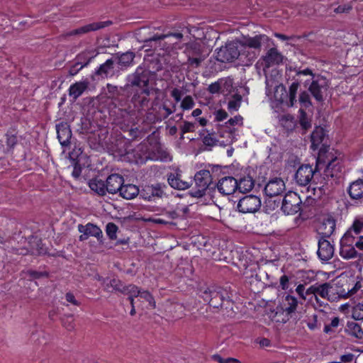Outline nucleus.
<instances>
[{
	"mask_svg": "<svg viewBox=\"0 0 363 363\" xmlns=\"http://www.w3.org/2000/svg\"><path fill=\"white\" fill-rule=\"evenodd\" d=\"M200 292L201 297L204 301L208 302L210 306L225 310L226 315L228 316L233 313L232 311L233 303L227 290L221 287L211 286L201 289Z\"/></svg>",
	"mask_w": 363,
	"mask_h": 363,
	"instance_id": "nucleus-1",
	"label": "nucleus"
},
{
	"mask_svg": "<svg viewBox=\"0 0 363 363\" xmlns=\"http://www.w3.org/2000/svg\"><path fill=\"white\" fill-rule=\"evenodd\" d=\"M301 74L311 77L310 79L305 81L304 86H307L308 84V90L313 97L318 102H323L325 99L324 94L327 92L330 86L328 79L323 75L314 74L309 68L296 72V76Z\"/></svg>",
	"mask_w": 363,
	"mask_h": 363,
	"instance_id": "nucleus-2",
	"label": "nucleus"
},
{
	"mask_svg": "<svg viewBox=\"0 0 363 363\" xmlns=\"http://www.w3.org/2000/svg\"><path fill=\"white\" fill-rule=\"evenodd\" d=\"M300 86L298 81L294 82L289 88V93L284 86H276L274 97L280 104H286L288 106H293L296 102V93Z\"/></svg>",
	"mask_w": 363,
	"mask_h": 363,
	"instance_id": "nucleus-3",
	"label": "nucleus"
},
{
	"mask_svg": "<svg viewBox=\"0 0 363 363\" xmlns=\"http://www.w3.org/2000/svg\"><path fill=\"white\" fill-rule=\"evenodd\" d=\"M196 188L189 191L192 197H202L212 182L211 174L210 171L203 169L198 172L194 176Z\"/></svg>",
	"mask_w": 363,
	"mask_h": 363,
	"instance_id": "nucleus-4",
	"label": "nucleus"
},
{
	"mask_svg": "<svg viewBox=\"0 0 363 363\" xmlns=\"http://www.w3.org/2000/svg\"><path fill=\"white\" fill-rule=\"evenodd\" d=\"M325 157L328 160V164L324 170L323 179L328 182L340 178L342 174L341 160L337 157H333L331 153L327 154Z\"/></svg>",
	"mask_w": 363,
	"mask_h": 363,
	"instance_id": "nucleus-5",
	"label": "nucleus"
},
{
	"mask_svg": "<svg viewBox=\"0 0 363 363\" xmlns=\"http://www.w3.org/2000/svg\"><path fill=\"white\" fill-rule=\"evenodd\" d=\"M302 201L294 191H289L282 200L281 210L285 214L294 215L301 211Z\"/></svg>",
	"mask_w": 363,
	"mask_h": 363,
	"instance_id": "nucleus-6",
	"label": "nucleus"
},
{
	"mask_svg": "<svg viewBox=\"0 0 363 363\" xmlns=\"http://www.w3.org/2000/svg\"><path fill=\"white\" fill-rule=\"evenodd\" d=\"M240 55L238 45L235 43H226L221 47L216 54V60L221 62H230L234 61Z\"/></svg>",
	"mask_w": 363,
	"mask_h": 363,
	"instance_id": "nucleus-7",
	"label": "nucleus"
},
{
	"mask_svg": "<svg viewBox=\"0 0 363 363\" xmlns=\"http://www.w3.org/2000/svg\"><path fill=\"white\" fill-rule=\"evenodd\" d=\"M261 207L259 197L250 194L245 196L239 200L237 206L238 210L243 213H255Z\"/></svg>",
	"mask_w": 363,
	"mask_h": 363,
	"instance_id": "nucleus-8",
	"label": "nucleus"
},
{
	"mask_svg": "<svg viewBox=\"0 0 363 363\" xmlns=\"http://www.w3.org/2000/svg\"><path fill=\"white\" fill-rule=\"evenodd\" d=\"M318 165L315 169L310 164H302L296 170L295 179L300 186H306L312 181L316 175Z\"/></svg>",
	"mask_w": 363,
	"mask_h": 363,
	"instance_id": "nucleus-9",
	"label": "nucleus"
},
{
	"mask_svg": "<svg viewBox=\"0 0 363 363\" xmlns=\"http://www.w3.org/2000/svg\"><path fill=\"white\" fill-rule=\"evenodd\" d=\"M111 24L112 21H111L94 22L78 28L69 32L65 33L60 35V38H67L72 35H82L91 31H96L104 28L107 26H111Z\"/></svg>",
	"mask_w": 363,
	"mask_h": 363,
	"instance_id": "nucleus-10",
	"label": "nucleus"
},
{
	"mask_svg": "<svg viewBox=\"0 0 363 363\" xmlns=\"http://www.w3.org/2000/svg\"><path fill=\"white\" fill-rule=\"evenodd\" d=\"M128 82L131 86L146 87L149 85V71L138 67L134 73L128 77Z\"/></svg>",
	"mask_w": 363,
	"mask_h": 363,
	"instance_id": "nucleus-11",
	"label": "nucleus"
},
{
	"mask_svg": "<svg viewBox=\"0 0 363 363\" xmlns=\"http://www.w3.org/2000/svg\"><path fill=\"white\" fill-rule=\"evenodd\" d=\"M165 184H156L145 186L140 191V196L145 200L152 201L155 198H162L164 195Z\"/></svg>",
	"mask_w": 363,
	"mask_h": 363,
	"instance_id": "nucleus-12",
	"label": "nucleus"
},
{
	"mask_svg": "<svg viewBox=\"0 0 363 363\" xmlns=\"http://www.w3.org/2000/svg\"><path fill=\"white\" fill-rule=\"evenodd\" d=\"M78 230L82 233L79 237L80 241L86 240L89 236H93L97 238L99 242H102L103 233L101 230L96 225L89 223L85 225L79 224L78 225Z\"/></svg>",
	"mask_w": 363,
	"mask_h": 363,
	"instance_id": "nucleus-13",
	"label": "nucleus"
},
{
	"mask_svg": "<svg viewBox=\"0 0 363 363\" xmlns=\"http://www.w3.org/2000/svg\"><path fill=\"white\" fill-rule=\"evenodd\" d=\"M286 190L285 183L282 179L275 177L270 179L264 187V193L269 197L281 195Z\"/></svg>",
	"mask_w": 363,
	"mask_h": 363,
	"instance_id": "nucleus-14",
	"label": "nucleus"
},
{
	"mask_svg": "<svg viewBox=\"0 0 363 363\" xmlns=\"http://www.w3.org/2000/svg\"><path fill=\"white\" fill-rule=\"evenodd\" d=\"M218 191L223 195L233 194L238 188V180L233 177H224L216 184Z\"/></svg>",
	"mask_w": 363,
	"mask_h": 363,
	"instance_id": "nucleus-15",
	"label": "nucleus"
},
{
	"mask_svg": "<svg viewBox=\"0 0 363 363\" xmlns=\"http://www.w3.org/2000/svg\"><path fill=\"white\" fill-rule=\"evenodd\" d=\"M332 288L330 284L325 282L322 284H314L311 286L306 291V294H313L315 296V299L318 303L320 306L324 305L323 303L320 302L319 301V298H318L317 295H319L320 297L323 298H328L329 295V290Z\"/></svg>",
	"mask_w": 363,
	"mask_h": 363,
	"instance_id": "nucleus-16",
	"label": "nucleus"
},
{
	"mask_svg": "<svg viewBox=\"0 0 363 363\" xmlns=\"http://www.w3.org/2000/svg\"><path fill=\"white\" fill-rule=\"evenodd\" d=\"M318 257L323 261L330 259L334 255V247L326 238L318 239V249L317 252Z\"/></svg>",
	"mask_w": 363,
	"mask_h": 363,
	"instance_id": "nucleus-17",
	"label": "nucleus"
},
{
	"mask_svg": "<svg viewBox=\"0 0 363 363\" xmlns=\"http://www.w3.org/2000/svg\"><path fill=\"white\" fill-rule=\"evenodd\" d=\"M57 138L62 147H68L72 138V130L67 122H61L56 125Z\"/></svg>",
	"mask_w": 363,
	"mask_h": 363,
	"instance_id": "nucleus-18",
	"label": "nucleus"
},
{
	"mask_svg": "<svg viewBox=\"0 0 363 363\" xmlns=\"http://www.w3.org/2000/svg\"><path fill=\"white\" fill-rule=\"evenodd\" d=\"M107 193L115 194L119 192L122 184H124V178L119 174H110L105 182Z\"/></svg>",
	"mask_w": 363,
	"mask_h": 363,
	"instance_id": "nucleus-19",
	"label": "nucleus"
},
{
	"mask_svg": "<svg viewBox=\"0 0 363 363\" xmlns=\"http://www.w3.org/2000/svg\"><path fill=\"white\" fill-rule=\"evenodd\" d=\"M283 55L275 48H270L265 56L263 57V61L265 67H270L271 66L279 65L282 62Z\"/></svg>",
	"mask_w": 363,
	"mask_h": 363,
	"instance_id": "nucleus-20",
	"label": "nucleus"
},
{
	"mask_svg": "<svg viewBox=\"0 0 363 363\" xmlns=\"http://www.w3.org/2000/svg\"><path fill=\"white\" fill-rule=\"evenodd\" d=\"M267 39L268 37L265 35H257L255 37H244L242 45L245 48H253L257 52H259L262 42Z\"/></svg>",
	"mask_w": 363,
	"mask_h": 363,
	"instance_id": "nucleus-21",
	"label": "nucleus"
},
{
	"mask_svg": "<svg viewBox=\"0 0 363 363\" xmlns=\"http://www.w3.org/2000/svg\"><path fill=\"white\" fill-rule=\"evenodd\" d=\"M89 82L87 79L74 83L69 88V96L77 100L89 88Z\"/></svg>",
	"mask_w": 363,
	"mask_h": 363,
	"instance_id": "nucleus-22",
	"label": "nucleus"
},
{
	"mask_svg": "<svg viewBox=\"0 0 363 363\" xmlns=\"http://www.w3.org/2000/svg\"><path fill=\"white\" fill-rule=\"evenodd\" d=\"M335 229V220L332 218L324 219L318 228L320 238H330Z\"/></svg>",
	"mask_w": 363,
	"mask_h": 363,
	"instance_id": "nucleus-23",
	"label": "nucleus"
},
{
	"mask_svg": "<svg viewBox=\"0 0 363 363\" xmlns=\"http://www.w3.org/2000/svg\"><path fill=\"white\" fill-rule=\"evenodd\" d=\"M115 60L113 58L107 60L95 71L94 74L102 78H108L113 74Z\"/></svg>",
	"mask_w": 363,
	"mask_h": 363,
	"instance_id": "nucleus-24",
	"label": "nucleus"
},
{
	"mask_svg": "<svg viewBox=\"0 0 363 363\" xmlns=\"http://www.w3.org/2000/svg\"><path fill=\"white\" fill-rule=\"evenodd\" d=\"M167 181L171 187L178 190H185L189 188L190 184L184 181L179 174L170 173L168 175Z\"/></svg>",
	"mask_w": 363,
	"mask_h": 363,
	"instance_id": "nucleus-25",
	"label": "nucleus"
},
{
	"mask_svg": "<svg viewBox=\"0 0 363 363\" xmlns=\"http://www.w3.org/2000/svg\"><path fill=\"white\" fill-rule=\"evenodd\" d=\"M184 52L187 58L206 57L201 45L196 42L186 45Z\"/></svg>",
	"mask_w": 363,
	"mask_h": 363,
	"instance_id": "nucleus-26",
	"label": "nucleus"
},
{
	"mask_svg": "<svg viewBox=\"0 0 363 363\" xmlns=\"http://www.w3.org/2000/svg\"><path fill=\"white\" fill-rule=\"evenodd\" d=\"M347 193L352 199H359L363 197V179H357L350 184Z\"/></svg>",
	"mask_w": 363,
	"mask_h": 363,
	"instance_id": "nucleus-27",
	"label": "nucleus"
},
{
	"mask_svg": "<svg viewBox=\"0 0 363 363\" xmlns=\"http://www.w3.org/2000/svg\"><path fill=\"white\" fill-rule=\"evenodd\" d=\"M139 188L134 184H122L121 188L119 191V194L121 197L125 199L129 200L134 199L138 195H140Z\"/></svg>",
	"mask_w": 363,
	"mask_h": 363,
	"instance_id": "nucleus-28",
	"label": "nucleus"
},
{
	"mask_svg": "<svg viewBox=\"0 0 363 363\" xmlns=\"http://www.w3.org/2000/svg\"><path fill=\"white\" fill-rule=\"evenodd\" d=\"M118 64L122 67H128L133 65L135 54L133 52L128 51L116 55Z\"/></svg>",
	"mask_w": 363,
	"mask_h": 363,
	"instance_id": "nucleus-29",
	"label": "nucleus"
},
{
	"mask_svg": "<svg viewBox=\"0 0 363 363\" xmlns=\"http://www.w3.org/2000/svg\"><path fill=\"white\" fill-rule=\"evenodd\" d=\"M89 186L96 194L104 196L106 194V183L99 178H94L89 182Z\"/></svg>",
	"mask_w": 363,
	"mask_h": 363,
	"instance_id": "nucleus-30",
	"label": "nucleus"
},
{
	"mask_svg": "<svg viewBox=\"0 0 363 363\" xmlns=\"http://www.w3.org/2000/svg\"><path fill=\"white\" fill-rule=\"evenodd\" d=\"M325 131L321 127H316L311 135V148L315 150L322 143L325 138Z\"/></svg>",
	"mask_w": 363,
	"mask_h": 363,
	"instance_id": "nucleus-31",
	"label": "nucleus"
},
{
	"mask_svg": "<svg viewBox=\"0 0 363 363\" xmlns=\"http://www.w3.org/2000/svg\"><path fill=\"white\" fill-rule=\"evenodd\" d=\"M255 186V181L252 177L245 176L238 181V188L240 192L246 193L251 191Z\"/></svg>",
	"mask_w": 363,
	"mask_h": 363,
	"instance_id": "nucleus-32",
	"label": "nucleus"
},
{
	"mask_svg": "<svg viewBox=\"0 0 363 363\" xmlns=\"http://www.w3.org/2000/svg\"><path fill=\"white\" fill-rule=\"evenodd\" d=\"M98 53L99 52L95 50H85L77 56L76 61L77 62H80V65H82L84 67H85L89 65L91 60L95 57Z\"/></svg>",
	"mask_w": 363,
	"mask_h": 363,
	"instance_id": "nucleus-33",
	"label": "nucleus"
},
{
	"mask_svg": "<svg viewBox=\"0 0 363 363\" xmlns=\"http://www.w3.org/2000/svg\"><path fill=\"white\" fill-rule=\"evenodd\" d=\"M225 128H228V130H225V131L223 130H218V133L220 135V137H225V134L227 135V137L229 138H231L232 134H233V130L230 129V127L228 126V125H230V126H234L235 125L242 124V117L240 116H235L234 118H231L229 119L226 123Z\"/></svg>",
	"mask_w": 363,
	"mask_h": 363,
	"instance_id": "nucleus-34",
	"label": "nucleus"
},
{
	"mask_svg": "<svg viewBox=\"0 0 363 363\" xmlns=\"http://www.w3.org/2000/svg\"><path fill=\"white\" fill-rule=\"evenodd\" d=\"M345 331L350 335L358 338V339H362L363 338V330L361 328V326L354 322H348L347 324V326L345 328Z\"/></svg>",
	"mask_w": 363,
	"mask_h": 363,
	"instance_id": "nucleus-35",
	"label": "nucleus"
},
{
	"mask_svg": "<svg viewBox=\"0 0 363 363\" xmlns=\"http://www.w3.org/2000/svg\"><path fill=\"white\" fill-rule=\"evenodd\" d=\"M104 284H105V290L109 291V288H112L113 290L121 292V294L126 286L123 285L121 280L116 278L104 279Z\"/></svg>",
	"mask_w": 363,
	"mask_h": 363,
	"instance_id": "nucleus-36",
	"label": "nucleus"
},
{
	"mask_svg": "<svg viewBox=\"0 0 363 363\" xmlns=\"http://www.w3.org/2000/svg\"><path fill=\"white\" fill-rule=\"evenodd\" d=\"M354 246V245H350V244H340V255L345 259H352L356 257L358 253Z\"/></svg>",
	"mask_w": 363,
	"mask_h": 363,
	"instance_id": "nucleus-37",
	"label": "nucleus"
},
{
	"mask_svg": "<svg viewBox=\"0 0 363 363\" xmlns=\"http://www.w3.org/2000/svg\"><path fill=\"white\" fill-rule=\"evenodd\" d=\"M122 294L128 295V301L130 305H135L134 298L139 296L140 288L134 284H129L125 286Z\"/></svg>",
	"mask_w": 363,
	"mask_h": 363,
	"instance_id": "nucleus-38",
	"label": "nucleus"
},
{
	"mask_svg": "<svg viewBox=\"0 0 363 363\" xmlns=\"http://www.w3.org/2000/svg\"><path fill=\"white\" fill-rule=\"evenodd\" d=\"M107 91L106 93L108 99H118L123 91V88L111 84L106 85Z\"/></svg>",
	"mask_w": 363,
	"mask_h": 363,
	"instance_id": "nucleus-39",
	"label": "nucleus"
},
{
	"mask_svg": "<svg viewBox=\"0 0 363 363\" xmlns=\"http://www.w3.org/2000/svg\"><path fill=\"white\" fill-rule=\"evenodd\" d=\"M242 97L239 94H235L232 96L228 104L229 111H238L240 106Z\"/></svg>",
	"mask_w": 363,
	"mask_h": 363,
	"instance_id": "nucleus-40",
	"label": "nucleus"
},
{
	"mask_svg": "<svg viewBox=\"0 0 363 363\" xmlns=\"http://www.w3.org/2000/svg\"><path fill=\"white\" fill-rule=\"evenodd\" d=\"M285 300L287 302V306L285 308V311L287 314L294 313L296 310L298 306V301L296 298L291 295H287Z\"/></svg>",
	"mask_w": 363,
	"mask_h": 363,
	"instance_id": "nucleus-41",
	"label": "nucleus"
},
{
	"mask_svg": "<svg viewBox=\"0 0 363 363\" xmlns=\"http://www.w3.org/2000/svg\"><path fill=\"white\" fill-rule=\"evenodd\" d=\"M170 36H173V37L176 38L177 40H181L183 38V34L181 33H169L168 34H161V35L155 34L153 36H152L151 39L147 40V42H150V43L152 41H155L156 43L157 42L160 43V40H164L165 38L170 37Z\"/></svg>",
	"mask_w": 363,
	"mask_h": 363,
	"instance_id": "nucleus-42",
	"label": "nucleus"
},
{
	"mask_svg": "<svg viewBox=\"0 0 363 363\" xmlns=\"http://www.w3.org/2000/svg\"><path fill=\"white\" fill-rule=\"evenodd\" d=\"M300 117H299V123L303 130H308L311 128V120L308 117L306 113L303 110L300 109Z\"/></svg>",
	"mask_w": 363,
	"mask_h": 363,
	"instance_id": "nucleus-43",
	"label": "nucleus"
},
{
	"mask_svg": "<svg viewBox=\"0 0 363 363\" xmlns=\"http://www.w3.org/2000/svg\"><path fill=\"white\" fill-rule=\"evenodd\" d=\"M298 101L301 106L308 108L312 106L310 94L307 91H303L300 93Z\"/></svg>",
	"mask_w": 363,
	"mask_h": 363,
	"instance_id": "nucleus-44",
	"label": "nucleus"
},
{
	"mask_svg": "<svg viewBox=\"0 0 363 363\" xmlns=\"http://www.w3.org/2000/svg\"><path fill=\"white\" fill-rule=\"evenodd\" d=\"M280 121L287 130H292L295 125L294 118L289 114L283 116Z\"/></svg>",
	"mask_w": 363,
	"mask_h": 363,
	"instance_id": "nucleus-45",
	"label": "nucleus"
},
{
	"mask_svg": "<svg viewBox=\"0 0 363 363\" xmlns=\"http://www.w3.org/2000/svg\"><path fill=\"white\" fill-rule=\"evenodd\" d=\"M206 57H191L187 58V61L184 63L188 66L189 68H198L201 66V63L205 60Z\"/></svg>",
	"mask_w": 363,
	"mask_h": 363,
	"instance_id": "nucleus-46",
	"label": "nucleus"
},
{
	"mask_svg": "<svg viewBox=\"0 0 363 363\" xmlns=\"http://www.w3.org/2000/svg\"><path fill=\"white\" fill-rule=\"evenodd\" d=\"M139 296L141 298H143L144 300H145L147 302H148L149 305L152 308H155L156 307V303H155V299H154L153 296H152V294L148 291L141 290L140 289Z\"/></svg>",
	"mask_w": 363,
	"mask_h": 363,
	"instance_id": "nucleus-47",
	"label": "nucleus"
},
{
	"mask_svg": "<svg viewBox=\"0 0 363 363\" xmlns=\"http://www.w3.org/2000/svg\"><path fill=\"white\" fill-rule=\"evenodd\" d=\"M352 315L354 320H363V304L362 303H358L353 308Z\"/></svg>",
	"mask_w": 363,
	"mask_h": 363,
	"instance_id": "nucleus-48",
	"label": "nucleus"
},
{
	"mask_svg": "<svg viewBox=\"0 0 363 363\" xmlns=\"http://www.w3.org/2000/svg\"><path fill=\"white\" fill-rule=\"evenodd\" d=\"M118 230V226L113 223H108L106 225V231L107 235L111 240L116 239V233Z\"/></svg>",
	"mask_w": 363,
	"mask_h": 363,
	"instance_id": "nucleus-49",
	"label": "nucleus"
},
{
	"mask_svg": "<svg viewBox=\"0 0 363 363\" xmlns=\"http://www.w3.org/2000/svg\"><path fill=\"white\" fill-rule=\"evenodd\" d=\"M354 236L352 234V230H348L340 240V244L354 245Z\"/></svg>",
	"mask_w": 363,
	"mask_h": 363,
	"instance_id": "nucleus-50",
	"label": "nucleus"
},
{
	"mask_svg": "<svg viewBox=\"0 0 363 363\" xmlns=\"http://www.w3.org/2000/svg\"><path fill=\"white\" fill-rule=\"evenodd\" d=\"M363 228V219L362 218H356L352 225L349 229L350 230H352V233H354L355 235H358L360 233Z\"/></svg>",
	"mask_w": 363,
	"mask_h": 363,
	"instance_id": "nucleus-51",
	"label": "nucleus"
},
{
	"mask_svg": "<svg viewBox=\"0 0 363 363\" xmlns=\"http://www.w3.org/2000/svg\"><path fill=\"white\" fill-rule=\"evenodd\" d=\"M340 323V318L335 317L330 325H325L324 327V332L327 334L334 333V328H337Z\"/></svg>",
	"mask_w": 363,
	"mask_h": 363,
	"instance_id": "nucleus-52",
	"label": "nucleus"
},
{
	"mask_svg": "<svg viewBox=\"0 0 363 363\" xmlns=\"http://www.w3.org/2000/svg\"><path fill=\"white\" fill-rule=\"evenodd\" d=\"M26 274L32 279H38L43 277L48 278L49 273L48 272H38L35 270H28Z\"/></svg>",
	"mask_w": 363,
	"mask_h": 363,
	"instance_id": "nucleus-53",
	"label": "nucleus"
},
{
	"mask_svg": "<svg viewBox=\"0 0 363 363\" xmlns=\"http://www.w3.org/2000/svg\"><path fill=\"white\" fill-rule=\"evenodd\" d=\"M212 359L218 363H241L238 359L233 357H228L226 359L223 358L219 354H213Z\"/></svg>",
	"mask_w": 363,
	"mask_h": 363,
	"instance_id": "nucleus-54",
	"label": "nucleus"
},
{
	"mask_svg": "<svg viewBox=\"0 0 363 363\" xmlns=\"http://www.w3.org/2000/svg\"><path fill=\"white\" fill-rule=\"evenodd\" d=\"M194 101L191 96H186L181 103V107L184 110H189L194 107Z\"/></svg>",
	"mask_w": 363,
	"mask_h": 363,
	"instance_id": "nucleus-55",
	"label": "nucleus"
},
{
	"mask_svg": "<svg viewBox=\"0 0 363 363\" xmlns=\"http://www.w3.org/2000/svg\"><path fill=\"white\" fill-rule=\"evenodd\" d=\"M6 145L9 149L13 148L18 142L17 137L15 134L8 132L6 134Z\"/></svg>",
	"mask_w": 363,
	"mask_h": 363,
	"instance_id": "nucleus-56",
	"label": "nucleus"
},
{
	"mask_svg": "<svg viewBox=\"0 0 363 363\" xmlns=\"http://www.w3.org/2000/svg\"><path fill=\"white\" fill-rule=\"evenodd\" d=\"M195 123L184 121V125L181 127L182 134L184 135L186 133L194 132L195 130Z\"/></svg>",
	"mask_w": 363,
	"mask_h": 363,
	"instance_id": "nucleus-57",
	"label": "nucleus"
},
{
	"mask_svg": "<svg viewBox=\"0 0 363 363\" xmlns=\"http://www.w3.org/2000/svg\"><path fill=\"white\" fill-rule=\"evenodd\" d=\"M218 140L213 137L211 134H208L203 138V143L205 145L213 147L217 144Z\"/></svg>",
	"mask_w": 363,
	"mask_h": 363,
	"instance_id": "nucleus-58",
	"label": "nucleus"
},
{
	"mask_svg": "<svg viewBox=\"0 0 363 363\" xmlns=\"http://www.w3.org/2000/svg\"><path fill=\"white\" fill-rule=\"evenodd\" d=\"M62 324L67 330H72L74 328L72 315H68L62 320Z\"/></svg>",
	"mask_w": 363,
	"mask_h": 363,
	"instance_id": "nucleus-59",
	"label": "nucleus"
},
{
	"mask_svg": "<svg viewBox=\"0 0 363 363\" xmlns=\"http://www.w3.org/2000/svg\"><path fill=\"white\" fill-rule=\"evenodd\" d=\"M84 67V65H80V62H76L72 65L69 70V74L70 76L76 75Z\"/></svg>",
	"mask_w": 363,
	"mask_h": 363,
	"instance_id": "nucleus-60",
	"label": "nucleus"
},
{
	"mask_svg": "<svg viewBox=\"0 0 363 363\" xmlns=\"http://www.w3.org/2000/svg\"><path fill=\"white\" fill-rule=\"evenodd\" d=\"M352 5L350 4L340 5L335 9L334 11L336 13H348L352 10Z\"/></svg>",
	"mask_w": 363,
	"mask_h": 363,
	"instance_id": "nucleus-61",
	"label": "nucleus"
},
{
	"mask_svg": "<svg viewBox=\"0 0 363 363\" xmlns=\"http://www.w3.org/2000/svg\"><path fill=\"white\" fill-rule=\"evenodd\" d=\"M215 119L217 121H222L228 117L227 112L223 109H219L214 112Z\"/></svg>",
	"mask_w": 363,
	"mask_h": 363,
	"instance_id": "nucleus-62",
	"label": "nucleus"
},
{
	"mask_svg": "<svg viewBox=\"0 0 363 363\" xmlns=\"http://www.w3.org/2000/svg\"><path fill=\"white\" fill-rule=\"evenodd\" d=\"M220 84L216 82L210 84L208 87V91L211 94L218 93L220 90Z\"/></svg>",
	"mask_w": 363,
	"mask_h": 363,
	"instance_id": "nucleus-63",
	"label": "nucleus"
},
{
	"mask_svg": "<svg viewBox=\"0 0 363 363\" xmlns=\"http://www.w3.org/2000/svg\"><path fill=\"white\" fill-rule=\"evenodd\" d=\"M81 173H82V167L77 162H75L74 164V169L72 171V176L75 178H78V177H79Z\"/></svg>",
	"mask_w": 363,
	"mask_h": 363,
	"instance_id": "nucleus-64",
	"label": "nucleus"
}]
</instances>
